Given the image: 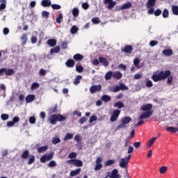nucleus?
<instances>
[{
  "instance_id": "nucleus-18",
  "label": "nucleus",
  "mask_w": 178,
  "mask_h": 178,
  "mask_svg": "<svg viewBox=\"0 0 178 178\" xmlns=\"http://www.w3.org/2000/svg\"><path fill=\"white\" fill-rule=\"evenodd\" d=\"M118 173V171L117 169H114L112 172L111 175L110 176L111 178H120V175Z\"/></svg>"
},
{
  "instance_id": "nucleus-45",
  "label": "nucleus",
  "mask_w": 178,
  "mask_h": 178,
  "mask_svg": "<svg viewBox=\"0 0 178 178\" xmlns=\"http://www.w3.org/2000/svg\"><path fill=\"white\" fill-rule=\"evenodd\" d=\"M120 90H121L122 91L127 90H129V87H127L123 83H121L120 84Z\"/></svg>"
},
{
  "instance_id": "nucleus-25",
  "label": "nucleus",
  "mask_w": 178,
  "mask_h": 178,
  "mask_svg": "<svg viewBox=\"0 0 178 178\" xmlns=\"http://www.w3.org/2000/svg\"><path fill=\"white\" fill-rule=\"evenodd\" d=\"M171 9L173 15L178 16V6H172Z\"/></svg>"
},
{
  "instance_id": "nucleus-46",
  "label": "nucleus",
  "mask_w": 178,
  "mask_h": 178,
  "mask_svg": "<svg viewBox=\"0 0 178 178\" xmlns=\"http://www.w3.org/2000/svg\"><path fill=\"white\" fill-rule=\"evenodd\" d=\"M34 161H35V156H34V155H31L29 156L28 165H31V163H34Z\"/></svg>"
},
{
  "instance_id": "nucleus-60",
  "label": "nucleus",
  "mask_w": 178,
  "mask_h": 178,
  "mask_svg": "<svg viewBox=\"0 0 178 178\" xmlns=\"http://www.w3.org/2000/svg\"><path fill=\"white\" fill-rule=\"evenodd\" d=\"M1 118L2 120H8V119H9V115L2 114Z\"/></svg>"
},
{
  "instance_id": "nucleus-49",
  "label": "nucleus",
  "mask_w": 178,
  "mask_h": 178,
  "mask_svg": "<svg viewBox=\"0 0 178 178\" xmlns=\"http://www.w3.org/2000/svg\"><path fill=\"white\" fill-rule=\"evenodd\" d=\"M52 9H54L55 10H59L62 7L59 4H51Z\"/></svg>"
},
{
  "instance_id": "nucleus-47",
  "label": "nucleus",
  "mask_w": 178,
  "mask_h": 178,
  "mask_svg": "<svg viewBox=\"0 0 178 178\" xmlns=\"http://www.w3.org/2000/svg\"><path fill=\"white\" fill-rule=\"evenodd\" d=\"M126 127H127V125L122 122L116 127V130H120V129H126Z\"/></svg>"
},
{
  "instance_id": "nucleus-34",
  "label": "nucleus",
  "mask_w": 178,
  "mask_h": 178,
  "mask_svg": "<svg viewBox=\"0 0 178 178\" xmlns=\"http://www.w3.org/2000/svg\"><path fill=\"white\" fill-rule=\"evenodd\" d=\"M47 44L49 45H56L57 41L56 39H49L47 40Z\"/></svg>"
},
{
  "instance_id": "nucleus-8",
  "label": "nucleus",
  "mask_w": 178,
  "mask_h": 178,
  "mask_svg": "<svg viewBox=\"0 0 178 178\" xmlns=\"http://www.w3.org/2000/svg\"><path fill=\"white\" fill-rule=\"evenodd\" d=\"M102 162V158L97 157L96 159V165L95 166V168H94L95 171L101 170V169H102V163H101Z\"/></svg>"
},
{
  "instance_id": "nucleus-37",
  "label": "nucleus",
  "mask_w": 178,
  "mask_h": 178,
  "mask_svg": "<svg viewBox=\"0 0 178 178\" xmlns=\"http://www.w3.org/2000/svg\"><path fill=\"white\" fill-rule=\"evenodd\" d=\"M52 143L54 145H56V144H59V143H60V138H59L58 136H56L53 138Z\"/></svg>"
},
{
  "instance_id": "nucleus-17",
  "label": "nucleus",
  "mask_w": 178,
  "mask_h": 178,
  "mask_svg": "<svg viewBox=\"0 0 178 178\" xmlns=\"http://www.w3.org/2000/svg\"><path fill=\"white\" fill-rule=\"evenodd\" d=\"M151 109H152V104H145L141 107L142 111H147V112L151 111Z\"/></svg>"
},
{
  "instance_id": "nucleus-50",
  "label": "nucleus",
  "mask_w": 178,
  "mask_h": 178,
  "mask_svg": "<svg viewBox=\"0 0 178 178\" xmlns=\"http://www.w3.org/2000/svg\"><path fill=\"white\" fill-rule=\"evenodd\" d=\"M56 161H50L49 163V164H48V167L49 168H55V167H56Z\"/></svg>"
},
{
  "instance_id": "nucleus-21",
  "label": "nucleus",
  "mask_w": 178,
  "mask_h": 178,
  "mask_svg": "<svg viewBox=\"0 0 178 178\" xmlns=\"http://www.w3.org/2000/svg\"><path fill=\"white\" fill-rule=\"evenodd\" d=\"M123 51L125 54H130L133 51V47L131 45L126 46Z\"/></svg>"
},
{
  "instance_id": "nucleus-39",
  "label": "nucleus",
  "mask_w": 178,
  "mask_h": 178,
  "mask_svg": "<svg viewBox=\"0 0 178 178\" xmlns=\"http://www.w3.org/2000/svg\"><path fill=\"white\" fill-rule=\"evenodd\" d=\"M73 134L68 133L66 134V136L64 138V141H67V140H72L73 138Z\"/></svg>"
},
{
  "instance_id": "nucleus-41",
  "label": "nucleus",
  "mask_w": 178,
  "mask_h": 178,
  "mask_svg": "<svg viewBox=\"0 0 178 178\" xmlns=\"http://www.w3.org/2000/svg\"><path fill=\"white\" fill-rule=\"evenodd\" d=\"M115 160L110 159V160L106 161L104 165L106 166H111L112 165H115Z\"/></svg>"
},
{
  "instance_id": "nucleus-38",
  "label": "nucleus",
  "mask_w": 178,
  "mask_h": 178,
  "mask_svg": "<svg viewBox=\"0 0 178 178\" xmlns=\"http://www.w3.org/2000/svg\"><path fill=\"white\" fill-rule=\"evenodd\" d=\"M113 76V72L112 71H109L107 72L105 75V79L106 80H111V78Z\"/></svg>"
},
{
  "instance_id": "nucleus-14",
  "label": "nucleus",
  "mask_w": 178,
  "mask_h": 178,
  "mask_svg": "<svg viewBox=\"0 0 178 178\" xmlns=\"http://www.w3.org/2000/svg\"><path fill=\"white\" fill-rule=\"evenodd\" d=\"M131 8V3L128 2L122 5L121 7H120V10H126L127 9H130Z\"/></svg>"
},
{
  "instance_id": "nucleus-26",
  "label": "nucleus",
  "mask_w": 178,
  "mask_h": 178,
  "mask_svg": "<svg viewBox=\"0 0 178 178\" xmlns=\"http://www.w3.org/2000/svg\"><path fill=\"white\" fill-rule=\"evenodd\" d=\"M79 13H80V11L79 10V8H74L72 9V15L74 16V17H77V16H79Z\"/></svg>"
},
{
  "instance_id": "nucleus-20",
  "label": "nucleus",
  "mask_w": 178,
  "mask_h": 178,
  "mask_svg": "<svg viewBox=\"0 0 178 178\" xmlns=\"http://www.w3.org/2000/svg\"><path fill=\"white\" fill-rule=\"evenodd\" d=\"M163 54L165 55V56H170L173 54V51L170 49H165L163 51Z\"/></svg>"
},
{
  "instance_id": "nucleus-57",
  "label": "nucleus",
  "mask_w": 178,
  "mask_h": 178,
  "mask_svg": "<svg viewBox=\"0 0 178 178\" xmlns=\"http://www.w3.org/2000/svg\"><path fill=\"white\" fill-rule=\"evenodd\" d=\"M92 22L94 24H99V18L94 17L92 19Z\"/></svg>"
},
{
  "instance_id": "nucleus-24",
  "label": "nucleus",
  "mask_w": 178,
  "mask_h": 178,
  "mask_svg": "<svg viewBox=\"0 0 178 178\" xmlns=\"http://www.w3.org/2000/svg\"><path fill=\"white\" fill-rule=\"evenodd\" d=\"M74 59H75V60H83V59H84V56L77 54L74 56Z\"/></svg>"
},
{
  "instance_id": "nucleus-55",
  "label": "nucleus",
  "mask_w": 178,
  "mask_h": 178,
  "mask_svg": "<svg viewBox=\"0 0 178 178\" xmlns=\"http://www.w3.org/2000/svg\"><path fill=\"white\" fill-rule=\"evenodd\" d=\"M154 16H161L162 15V10L161 9L157 8L154 13Z\"/></svg>"
},
{
  "instance_id": "nucleus-35",
  "label": "nucleus",
  "mask_w": 178,
  "mask_h": 178,
  "mask_svg": "<svg viewBox=\"0 0 178 178\" xmlns=\"http://www.w3.org/2000/svg\"><path fill=\"white\" fill-rule=\"evenodd\" d=\"M29 154H30V152H29V150H25L22 153L21 158H22L23 159H27V158H29Z\"/></svg>"
},
{
  "instance_id": "nucleus-33",
  "label": "nucleus",
  "mask_w": 178,
  "mask_h": 178,
  "mask_svg": "<svg viewBox=\"0 0 178 178\" xmlns=\"http://www.w3.org/2000/svg\"><path fill=\"white\" fill-rule=\"evenodd\" d=\"M62 20H63V15L60 13L58 17L56 19V23H58V24H60V23H62Z\"/></svg>"
},
{
  "instance_id": "nucleus-59",
  "label": "nucleus",
  "mask_w": 178,
  "mask_h": 178,
  "mask_svg": "<svg viewBox=\"0 0 178 178\" xmlns=\"http://www.w3.org/2000/svg\"><path fill=\"white\" fill-rule=\"evenodd\" d=\"M97 115H92L90 117V118L89 120V122L92 123V122H95L97 120Z\"/></svg>"
},
{
  "instance_id": "nucleus-19",
  "label": "nucleus",
  "mask_w": 178,
  "mask_h": 178,
  "mask_svg": "<svg viewBox=\"0 0 178 178\" xmlns=\"http://www.w3.org/2000/svg\"><path fill=\"white\" fill-rule=\"evenodd\" d=\"M80 172H81V168H77L75 170H72L70 172V176H71V177L77 176V175H79L80 173Z\"/></svg>"
},
{
  "instance_id": "nucleus-9",
  "label": "nucleus",
  "mask_w": 178,
  "mask_h": 178,
  "mask_svg": "<svg viewBox=\"0 0 178 178\" xmlns=\"http://www.w3.org/2000/svg\"><path fill=\"white\" fill-rule=\"evenodd\" d=\"M152 111H145L140 115L139 119H140V120L143 119H148V118L152 116Z\"/></svg>"
},
{
  "instance_id": "nucleus-29",
  "label": "nucleus",
  "mask_w": 178,
  "mask_h": 178,
  "mask_svg": "<svg viewBox=\"0 0 178 178\" xmlns=\"http://www.w3.org/2000/svg\"><path fill=\"white\" fill-rule=\"evenodd\" d=\"M74 60L70 59L66 62V66H67V67H73V66H74Z\"/></svg>"
},
{
  "instance_id": "nucleus-54",
  "label": "nucleus",
  "mask_w": 178,
  "mask_h": 178,
  "mask_svg": "<svg viewBox=\"0 0 178 178\" xmlns=\"http://www.w3.org/2000/svg\"><path fill=\"white\" fill-rule=\"evenodd\" d=\"M39 87H40V83L35 82L32 83L31 88L33 90H35V88H38Z\"/></svg>"
},
{
  "instance_id": "nucleus-48",
  "label": "nucleus",
  "mask_w": 178,
  "mask_h": 178,
  "mask_svg": "<svg viewBox=\"0 0 178 178\" xmlns=\"http://www.w3.org/2000/svg\"><path fill=\"white\" fill-rule=\"evenodd\" d=\"M15 73V71L12 69L6 70V76H12Z\"/></svg>"
},
{
  "instance_id": "nucleus-44",
  "label": "nucleus",
  "mask_w": 178,
  "mask_h": 178,
  "mask_svg": "<svg viewBox=\"0 0 178 178\" xmlns=\"http://www.w3.org/2000/svg\"><path fill=\"white\" fill-rule=\"evenodd\" d=\"M166 130L167 131H171V133H176V131H177V128H175L173 127H168Z\"/></svg>"
},
{
  "instance_id": "nucleus-28",
  "label": "nucleus",
  "mask_w": 178,
  "mask_h": 178,
  "mask_svg": "<svg viewBox=\"0 0 178 178\" xmlns=\"http://www.w3.org/2000/svg\"><path fill=\"white\" fill-rule=\"evenodd\" d=\"M59 51H60V47L59 46H56L55 48L50 50V54H58Z\"/></svg>"
},
{
  "instance_id": "nucleus-5",
  "label": "nucleus",
  "mask_w": 178,
  "mask_h": 178,
  "mask_svg": "<svg viewBox=\"0 0 178 178\" xmlns=\"http://www.w3.org/2000/svg\"><path fill=\"white\" fill-rule=\"evenodd\" d=\"M103 3L104 5H108L107 9L109 10H112L115 6L116 5V1H113V0H104Z\"/></svg>"
},
{
  "instance_id": "nucleus-6",
  "label": "nucleus",
  "mask_w": 178,
  "mask_h": 178,
  "mask_svg": "<svg viewBox=\"0 0 178 178\" xmlns=\"http://www.w3.org/2000/svg\"><path fill=\"white\" fill-rule=\"evenodd\" d=\"M52 158H54V153H50L49 154H46L44 156H42L40 158V162H42V163H45V162H47V161H51V159H52Z\"/></svg>"
},
{
  "instance_id": "nucleus-11",
  "label": "nucleus",
  "mask_w": 178,
  "mask_h": 178,
  "mask_svg": "<svg viewBox=\"0 0 178 178\" xmlns=\"http://www.w3.org/2000/svg\"><path fill=\"white\" fill-rule=\"evenodd\" d=\"M113 77H114V79H116L117 80H120V79L123 77V74H122V72L119 71H116L113 72Z\"/></svg>"
},
{
  "instance_id": "nucleus-36",
  "label": "nucleus",
  "mask_w": 178,
  "mask_h": 178,
  "mask_svg": "<svg viewBox=\"0 0 178 178\" xmlns=\"http://www.w3.org/2000/svg\"><path fill=\"white\" fill-rule=\"evenodd\" d=\"M81 79H83V76H80V75H78V76L75 78V79H74V84L75 86H77V84H79V83H80V80H81Z\"/></svg>"
},
{
  "instance_id": "nucleus-13",
  "label": "nucleus",
  "mask_w": 178,
  "mask_h": 178,
  "mask_svg": "<svg viewBox=\"0 0 178 178\" xmlns=\"http://www.w3.org/2000/svg\"><path fill=\"white\" fill-rule=\"evenodd\" d=\"M35 99V96L34 95H29L25 98V101L26 102H27V104H30V102H33V101H34Z\"/></svg>"
},
{
  "instance_id": "nucleus-42",
  "label": "nucleus",
  "mask_w": 178,
  "mask_h": 178,
  "mask_svg": "<svg viewBox=\"0 0 178 178\" xmlns=\"http://www.w3.org/2000/svg\"><path fill=\"white\" fill-rule=\"evenodd\" d=\"M167 171H168V167L166 166H162L159 169V172L161 175H164V173H166Z\"/></svg>"
},
{
  "instance_id": "nucleus-22",
  "label": "nucleus",
  "mask_w": 178,
  "mask_h": 178,
  "mask_svg": "<svg viewBox=\"0 0 178 178\" xmlns=\"http://www.w3.org/2000/svg\"><path fill=\"white\" fill-rule=\"evenodd\" d=\"M130 122H131V118L130 117H125L122 119V123H124V124L127 125Z\"/></svg>"
},
{
  "instance_id": "nucleus-16",
  "label": "nucleus",
  "mask_w": 178,
  "mask_h": 178,
  "mask_svg": "<svg viewBox=\"0 0 178 178\" xmlns=\"http://www.w3.org/2000/svg\"><path fill=\"white\" fill-rule=\"evenodd\" d=\"M99 62L102 63L105 66V67H108L109 65V62L106 60V58L104 57H99Z\"/></svg>"
},
{
  "instance_id": "nucleus-56",
  "label": "nucleus",
  "mask_w": 178,
  "mask_h": 178,
  "mask_svg": "<svg viewBox=\"0 0 178 178\" xmlns=\"http://www.w3.org/2000/svg\"><path fill=\"white\" fill-rule=\"evenodd\" d=\"M143 73L140 74H136L134 75V79L135 80H140V79H143Z\"/></svg>"
},
{
  "instance_id": "nucleus-31",
  "label": "nucleus",
  "mask_w": 178,
  "mask_h": 178,
  "mask_svg": "<svg viewBox=\"0 0 178 178\" xmlns=\"http://www.w3.org/2000/svg\"><path fill=\"white\" fill-rule=\"evenodd\" d=\"M114 106L115 108H118L119 109H121V108L124 107V104L122 102H118L114 104Z\"/></svg>"
},
{
  "instance_id": "nucleus-58",
  "label": "nucleus",
  "mask_w": 178,
  "mask_h": 178,
  "mask_svg": "<svg viewBox=\"0 0 178 178\" xmlns=\"http://www.w3.org/2000/svg\"><path fill=\"white\" fill-rule=\"evenodd\" d=\"M77 156V154L76 152H72L68 155V158L70 159H73V158H76Z\"/></svg>"
},
{
  "instance_id": "nucleus-32",
  "label": "nucleus",
  "mask_w": 178,
  "mask_h": 178,
  "mask_svg": "<svg viewBox=\"0 0 178 178\" xmlns=\"http://www.w3.org/2000/svg\"><path fill=\"white\" fill-rule=\"evenodd\" d=\"M6 9V0H1V3L0 4V10H4Z\"/></svg>"
},
{
  "instance_id": "nucleus-61",
  "label": "nucleus",
  "mask_w": 178,
  "mask_h": 178,
  "mask_svg": "<svg viewBox=\"0 0 178 178\" xmlns=\"http://www.w3.org/2000/svg\"><path fill=\"white\" fill-rule=\"evenodd\" d=\"M118 67H120V69H122V70H124V72H126L127 69V66H126L124 64H120L118 65Z\"/></svg>"
},
{
  "instance_id": "nucleus-43",
  "label": "nucleus",
  "mask_w": 178,
  "mask_h": 178,
  "mask_svg": "<svg viewBox=\"0 0 178 178\" xmlns=\"http://www.w3.org/2000/svg\"><path fill=\"white\" fill-rule=\"evenodd\" d=\"M77 31H79V28L74 25L70 29V32L72 34H76Z\"/></svg>"
},
{
  "instance_id": "nucleus-62",
  "label": "nucleus",
  "mask_w": 178,
  "mask_h": 178,
  "mask_svg": "<svg viewBox=\"0 0 178 178\" xmlns=\"http://www.w3.org/2000/svg\"><path fill=\"white\" fill-rule=\"evenodd\" d=\"M31 41L32 44H35V42H37V41H38L37 36H32L31 38Z\"/></svg>"
},
{
  "instance_id": "nucleus-30",
  "label": "nucleus",
  "mask_w": 178,
  "mask_h": 178,
  "mask_svg": "<svg viewBox=\"0 0 178 178\" xmlns=\"http://www.w3.org/2000/svg\"><path fill=\"white\" fill-rule=\"evenodd\" d=\"M47 149H48V146H42L38 148V152H39V154H41L42 152H45V151H47Z\"/></svg>"
},
{
  "instance_id": "nucleus-63",
  "label": "nucleus",
  "mask_w": 178,
  "mask_h": 178,
  "mask_svg": "<svg viewBox=\"0 0 178 178\" xmlns=\"http://www.w3.org/2000/svg\"><path fill=\"white\" fill-rule=\"evenodd\" d=\"M82 8H83V9H85V10H87V9H88V8H90V5L88 4V3H83L82 4Z\"/></svg>"
},
{
  "instance_id": "nucleus-7",
  "label": "nucleus",
  "mask_w": 178,
  "mask_h": 178,
  "mask_svg": "<svg viewBox=\"0 0 178 178\" xmlns=\"http://www.w3.org/2000/svg\"><path fill=\"white\" fill-rule=\"evenodd\" d=\"M119 115H120V110H115L110 118L111 122H116L118 118H119Z\"/></svg>"
},
{
  "instance_id": "nucleus-40",
  "label": "nucleus",
  "mask_w": 178,
  "mask_h": 178,
  "mask_svg": "<svg viewBox=\"0 0 178 178\" xmlns=\"http://www.w3.org/2000/svg\"><path fill=\"white\" fill-rule=\"evenodd\" d=\"M162 16L164 19H166L167 17H169V10L168 9H164V10L162 13Z\"/></svg>"
},
{
  "instance_id": "nucleus-27",
  "label": "nucleus",
  "mask_w": 178,
  "mask_h": 178,
  "mask_svg": "<svg viewBox=\"0 0 178 178\" xmlns=\"http://www.w3.org/2000/svg\"><path fill=\"white\" fill-rule=\"evenodd\" d=\"M111 99V98L109 95H104L102 97V101H104V102H109Z\"/></svg>"
},
{
  "instance_id": "nucleus-3",
  "label": "nucleus",
  "mask_w": 178,
  "mask_h": 178,
  "mask_svg": "<svg viewBox=\"0 0 178 178\" xmlns=\"http://www.w3.org/2000/svg\"><path fill=\"white\" fill-rule=\"evenodd\" d=\"M131 158V154H129L127 157L122 158L120 161V168L126 169L127 168V165H129V161H130Z\"/></svg>"
},
{
  "instance_id": "nucleus-4",
  "label": "nucleus",
  "mask_w": 178,
  "mask_h": 178,
  "mask_svg": "<svg viewBox=\"0 0 178 178\" xmlns=\"http://www.w3.org/2000/svg\"><path fill=\"white\" fill-rule=\"evenodd\" d=\"M66 163L68 165H74V166H76L77 168H81L83 166V161L78 159H71L66 161Z\"/></svg>"
},
{
  "instance_id": "nucleus-10",
  "label": "nucleus",
  "mask_w": 178,
  "mask_h": 178,
  "mask_svg": "<svg viewBox=\"0 0 178 178\" xmlns=\"http://www.w3.org/2000/svg\"><path fill=\"white\" fill-rule=\"evenodd\" d=\"M101 88H102V86H101V85H95L92 86L90 88V91L91 94H95V92H97L98 91H101Z\"/></svg>"
},
{
  "instance_id": "nucleus-1",
  "label": "nucleus",
  "mask_w": 178,
  "mask_h": 178,
  "mask_svg": "<svg viewBox=\"0 0 178 178\" xmlns=\"http://www.w3.org/2000/svg\"><path fill=\"white\" fill-rule=\"evenodd\" d=\"M172 72L170 70H165V71H161L159 74H154L152 76V79H153V81H161L162 80H166Z\"/></svg>"
},
{
  "instance_id": "nucleus-53",
  "label": "nucleus",
  "mask_w": 178,
  "mask_h": 178,
  "mask_svg": "<svg viewBox=\"0 0 178 178\" xmlns=\"http://www.w3.org/2000/svg\"><path fill=\"white\" fill-rule=\"evenodd\" d=\"M42 17H45L46 19H48V17H49V12L46 11V10L42 11Z\"/></svg>"
},
{
  "instance_id": "nucleus-52",
  "label": "nucleus",
  "mask_w": 178,
  "mask_h": 178,
  "mask_svg": "<svg viewBox=\"0 0 178 178\" xmlns=\"http://www.w3.org/2000/svg\"><path fill=\"white\" fill-rule=\"evenodd\" d=\"M76 70L78 72V73H81L83 72V70H84V67H83L81 65H76Z\"/></svg>"
},
{
  "instance_id": "nucleus-15",
  "label": "nucleus",
  "mask_w": 178,
  "mask_h": 178,
  "mask_svg": "<svg viewBox=\"0 0 178 178\" xmlns=\"http://www.w3.org/2000/svg\"><path fill=\"white\" fill-rule=\"evenodd\" d=\"M41 5L44 8H48L51 6V0H42L41 1Z\"/></svg>"
},
{
  "instance_id": "nucleus-23",
  "label": "nucleus",
  "mask_w": 178,
  "mask_h": 178,
  "mask_svg": "<svg viewBox=\"0 0 178 178\" xmlns=\"http://www.w3.org/2000/svg\"><path fill=\"white\" fill-rule=\"evenodd\" d=\"M155 141H156V138H152L147 143V147L148 148H151V147H152V145H154V143H155Z\"/></svg>"
},
{
  "instance_id": "nucleus-12",
  "label": "nucleus",
  "mask_w": 178,
  "mask_h": 178,
  "mask_svg": "<svg viewBox=\"0 0 178 178\" xmlns=\"http://www.w3.org/2000/svg\"><path fill=\"white\" fill-rule=\"evenodd\" d=\"M156 3V0H148L146 3L147 9H150V8H154V6H155Z\"/></svg>"
},
{
  "instance_id": "nucleus-64",
  "label": "nucleus",
  "mask_w": 178,
  "mask_h": 178,
  "mask_svg": "<svg viewBox=\"0 0 178 178\" xmlns=\"http://www.w3.org/2000/svg\"><path fill=\"white\" fill-rule=\"evenodd\" d=\"M35 117H31L29 118V123H31V124H34V123H35Z\"/></svg>"
},
{
  "instance_id": "nucleus-2",
  "label": "nucleus",
  "mask_w": 178,
  "mask_h": 178,
  "mask_svg": "<svg viewBox=\"0 0 178 178\" xmlns=\"http://www.w3.org/2000/svg\"><path fill=\"white\" fill-rule=\"evenodd\" d=\"M49 120L51 124H56V122H64V120H66V117L60 114L53 115L50 116Z\"/></svg>"
},
{
  "instance_id": "nucleus-51",
  "label": "nucleus",
  "mask_w": 178,
  "mask_h": 178,
  "mask_svg": "<svg viewBox=\"0 0 178 178\" xmlns=\"http://www.w3.org/2000/svg\"><path fill=\"white\" fill-rule=\"evenodd\" d=\"M22 45H26L27 43V35H23L22 36Z\"/></svg>"
}]
</instances>
